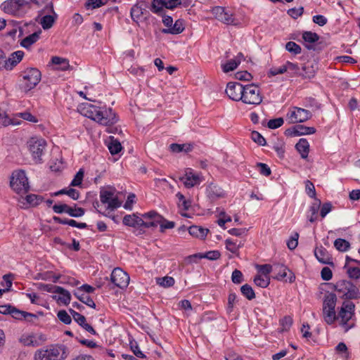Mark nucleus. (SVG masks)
<instances>
[{"mask_svg":"<svg viewBox=\"0 0 360 360\" xmlns=\"http://www.w3.org/2000/svg\"><path fill=\"white\" fill-rule=\"evenodd\" d=\"M79 110L82 115L105 126H111L118 121L116 114L111 108L102 111L101 108L86 103H82Z\"/></svg>","mask_w":360,"mask_h":360,"instance_id":"obj_1","label":"nucleus"},{"mask_svg":"<svg viewBox=\"0 0 360 360\" xmlns=\"http://www.w3.org/2000/svg\"><path fill=\"white\" fill-rule=\"evenodd\" d=\"M68 356L65 346L51 345L45 349L38 350L34 355L35 360H63Z\"/></svg>","mask_w":360,"mask_h":360,"instance_id":"obj_2","label":"nucleus"},{"mask_svg":"<svg viewBox=\"0 0 360 360\" xmlns=\"http://www.w3.org/2000/svg\"><path fill=\"white\" fill-rule=\"evenodd\" d=\"M49 0H7L1 4V10L12 15H18L22 8L29 4H32L37 7H41Z\"/></svg>","mask_w":360,"mask_h":360,"instance_id":"obj_3","label":"nucleus"},{"mask_svg":"<svg viewBox=\"0 0 360 360\" xmlns=\"http://www.w3.org/2000/svg\"><path fill=\"white\" fill-rule=\"evenodd\" d=\"M20 89L25 93L33 89L41 81V73L35 68H30L22 72Z\"/></svg>","mask_w":360,"mask_h":360,"instance_id":"obj_4","label":"nucleus"},{"mask_svg":"<svg viewBox=\"0 0 360 360\" xmlns=\"http://www.w3.org/2000/svg\"><path fill=\"white\" fill-rule=\"evenodd\" d=\"M333 288L342 294V297L347 300H356L360 298L359 288L349 281L340 280L333 285Z\"/></svg>","mask_w":360,"mask_h":360,"instance_id":"obj_5","label":"nucleus"},{"mask_svg":"<svg viewBox=\"0 0 360 360\" xmlns=\"http://www.w3.org/2000/svg\"><path fill=\"white\" fill-rule=\"evenodd\" d=\"M10 186L18 194H25L30 191L28 179L24 170H16L12 173Z\"/></svg>","mask_w":360,"mask_h":360,"instance_id":"obj_6","label":"nucleus"},{"mask_svg":"<svg viewBox=\"0 0 360 360\" xmlns=\"http://www.w3.org/2000/svg\"><path fill=\"white\" fill-rule=\"evenodd\" d=\"M355 305L352 302H344L337 315V319H340V325L347 332L354 326V323L349 324V321L354 315Z\"/></svg>","mask_w":360,"mask_h":360,"instance_id":"obj_7","label":"nucleus"},{"mask_svg":"<svg viewBox=\"0 0 360 360\" xmlns=\"http://www.w3.org/2000/svg\"><path fill=\"white\" fill-rule=\"evenodd\" d=\"M242 95L243 98L240 101L245 104L259 105L262 101V96L259 89L254 84L244 86V90Z\"/></svg>","mask_w":360,"mask_h":360,"instance_id":"obj_8","label":"nucleus"},{"mask_svg":"<svg viewBox=\"0 0 360 360\" xmlns=\"http://www.w3.org/2000/svg\"><path fill=\"white\" fill-rule=\"evenodd\" d=\"M115 189L101 188L100 191V200L101 202L107 205V210L114 211L120 207L122 202L118 199V197L115 194Z\"/></svg>","mask_w":360,"mask_h":360,"instance_id":"obj_9","label":"nucleus"},{"mask_svg":"<svg viewBox=\"0 0 360 360\" xmlns=\"http://www.w3.org/2000/svg\"><path fill=\"white\" fill-rule=\"evenodd\" d=\"M44 8L39 11V15L44 13H50L52 15L47 14L43 16L41 19L40 24L44 30H49L53 25L55 21L58 18V15L54 11L53 4L49 0L44 4Z\"/></svg>","mask_w":360,"mask_h":360,"instance_id":"obj_10","label":"nucleus"},{"mask_svg":"<svg viewBox=\"0 0 360 360\" xmlns=\"http://www.w3.org/2000/svg\"><path fill=\"white\" fill-rule=\"evenodd\" d=\"M29 150L37 163L41 162V156L46 146V142L43 139L32 138L27 142Z\"/></svg>","mask_w":360,"mask_h":360,"instance_id":"obj_11","label":"nucleus"},{"mask_svg":"<svg viewBox=\"0 0 360 360\" xmlns=\"http://www.w3.org/2000/svg\"><path fill=\"white\" fill-rule=\"evenodd\" d=\"M111 282L120 288H126L129 283V275L122 269L115 268L110 275Z\"/></svg>","mask_w":360,"mask_h":360,"instance_id":"obj_12","label":"nucleus"},{"mask_svg":"<svg viewBox=\"0 0 360 360\" xmlns=\"http://www.w3.org/2000/svg\"><path fill=\"white\" fill-rule=\"evenodd\" d=\"M212 13L216 19L226 25H236L233 14L221 6H216L212 8Z\"/></svg>","mask_w":360,"mask_h":360,"instance_id":"obj_13","label":"nucleus"},{"mask_svg":"<svg viewBox=\"0 0 360 360\" xmlns=\"http://www.w3.org/2000/svg\"><path fill=\"white\" fill-rule=\"evenodd\" d=\"M244 86L239 82H229L225 92L229 98L235 101H239L243 98Z\"/></svg>","mask_w":360,"mask_h":360,"instance_id":"obj_14","label":"nucleus"},{"mask_svg":"<svg viewBox=\"0 0 360 360\" xmlns=\"http://www.w3.org/2000/svg\"><path fill=\"white\" fill-rule=\"evenodd\" d=\"M287 271L289 272L288 281L292 283L295 280V274L290 271L285 266L280 264H274V273L275 274V276L274 277L275 279L281 281L284 278L287 277L288 274Z\"/></svg>","mask_w":360,"mask_h":360,"instance_id":"obj_15","label":"nucleus"},{"mask_svg":"<svg viewBox=\"0 0 360 360\" xmlns=\"http://www.w3.org/2000/svg\"><path fill=\"white\" fill-rule=\"evenodd\" d=\"M206 196L211 202L225 197L224 191L219 186L210 183L206 188Z\"/></svg>","mask_w":360,"mask_h":360,"instance_id":"obj_16","label":"nucleus"},{"mask_svg":"<svg viewBox=\"0 0 360 360\" xmlns=\"http://www.w3.org/2000/svg\"><path fill=\"white\" fill-rule=\"evenodd\" d=\"M221 256L219 251L212 250L208 251L205 253H197L192 255H189L186 258V261L188 263L197 262V259L206 258L209 260H217Z\"/></svg>","mask_w":360,"mask_h":360,"instance_id":"obj_17","label":"nucleus"},{"mask_svg":"<svg viewBox=\"0 0 360 360\" xmlns=\"http://www.w3.org/2000/svg\"><path fill=\"white\" fill-rule=\"evenodd\" d=\"M314 255L319 262L334 266L332 257L328 250L323 246L315 248Z\"/></svg>","mask_w":360,"mask_h":360,"instance_id":"obj_18","label":"nucleus"},{"mask_svg":"<svg viewBox=\"0 0 360 360\" xmlns=\"http://www.w3.org/2000/svg\"><path fill=\"white\" fill-rule=\"evenodd\" d=\"M180 181H181L186 187L191 188L195 185H198L200 183L201 180L200 179V176L196 174H193L191 172H186V174L179 178Z\"/></svg>","mask_w":360,"mask_h":360,"instance_id":"obj_19","label":"nucleus"},{"mask_svg":"<svg viewBox=\"0 0 360 360\" xmlns=\"http://www.w3.org/2000/svg\"><path fill=\"white\" fill-rule=\"evenodd\" d=\"M56 293L59 294L58 296L53 295V298L60 304H63L65 306L68 305L71 300V295L70 292L62 287L56 288Z\"/></svg>","mask_w":360,"mask_h":360,"instance_id":"obj_20","label":"nucleus"},{"mask_svg":"<svg viewBox=\"0 0 360 360\" xmlns=\"http://www.w3.org/2000/svg\"><path fill=\"white\" fill-rule=\"evenodd\" d=\"M11 316L17 320L25 319L30 322L32 321V319H37V315L27 311H21L13 306L11 312Z\"/></svg>","mask_w":360,"mask_h":360,"instance_id":"obj_21","label":"nucleus"},{"mask_svg":"<svg viewBox=\"0 0 360 360\" xmlns=\"http://www.w3.org/2000/svg\"><path fill=\"white\" fill-rule=\"evenodd\" d=\"M53 220L54 222L60 224H68L69 226L77 227L79 229H86L87 228V224L83 222H77L74 219H62L59 217L54 216L53 217Z\"/></svg>","mask_w":360,"mask_h":360,"instance_id":"obj_22","label":"nucleus"},{"mask_svg":"<svg viewBox=\"0 0 360 360\" xmlns=\"http://www.w3.org/2000/svg\"><path fill=\"white\" fill-rule=\"evenodd\" d=\"M295 148L300 154L302 158L306 159L308 157L309 143L306 139H300L296 143Z\"/></svg>","mask_w":360,"mask_h":360,"instance_id":"obj_23","label":"nucleus"},{"mask_svg":"<svg viewBox=\"0 0 360 360\" xmlns=\"http://www.w3.org/2000/svg\"><path fill=\"white\" fill-rule=\"evenodd\" d=\"M41 34V30H39L32 34L27 36L21 41L20 45L25 49H29L33 44L39 39Z\"/></svg>","mask_w":360,"mask_h":360,"instance_id":"obj_24","label":"nucleus"},{"mask_svg":"<svg viewBox=\"0 0 360 360\" xmlns=\"http://www.w3.org/2000/svg\"><path fill=\"white\" fill-rule=\"evenodd\" d=\"M184 29L183 20L179 19L176 20L174 24L172 23L171 27L162 29V32L164 34H178L181 33Z\"/></svg>","mask_w":360,"mask_h":360,"instance_id":"obj_25","label":"nucleus"},{"mask_svg":"<svg viewBox=\"0 0 360 360\" xmlns=\"http://www.w3.org/2000/svg\"><path fill=\"white\" fill-rule=\"evenodd\" d=\"M24 56V53L22 51H17L11 53V56L8 58L7 70H12L18 63H19Z\"/></svg>","mask_w":360,"mask_h":360,"instance_id":"obj_26","label":"nucleus"},{"mask_svg":"<svg viewBox=\"0 0 360 360\" xmlns=\"http://www.w3.org/2000/svg\"><path fill=\"white\" fill-rule=\"evenodd\" d=\"M209 231H210L207 229L195 225L191 226L188 228V232L191 236L200 239H204L207 236Z\"/></svg>","mask_w":360,"mask_h":360,"instance_id":"obj_27","label":"nucleus"},{"mask_svg":"<svg viewBox=\"0 0 360 360\" xmlns=\"http://www.w3.org/2000/svg\"><path fill=\"white\" fill-rule=\"evenodd\" d=\"M141 218L136 216L135 214H127L124 217L122 222L125 226L131 227H140Z\"/></svg>","mask_w":360,"mask_h":360,"instance_id":"obj_28","label":"nucleus"},{"mask_svg":"<svg viewBox=\"0 0 360 360\" xmlns=\"http://www.w3.org/2000/svg\"><path fill=\"white\" fill-rule=\"evenodd\" d=\"M74 295L87 306L94 309L96 308V304L94 300L89 295L82 292L81 290H75Z\"/></svg>","mask_w":360,"mask_h":360,"instance_id":"obj_29","label":"nucleus"},{"mask_svg":"<svg viewBox=\"0 0 360 360\" xmlns=\"http://www.w3.org/2000/svg\"><path fill=\"white\" fill-rule=\"evenodd\" d=\"M165 4V0H153L150 11L158 15H163L166 6Z\"/></svg>","mask_w":360,"mask_h":360,"instance_id":"obj_30","label":"nucleus"},{"mask_svg":"<svg viewBox=\"0 0 360 360\" xmlns=\"http://www.w3.org/2000/svg\"><path fill=\"white\" fill-rule=\"evenodd\" d=\"M337 302V296L335 294L330 292L326 295L323 308L333 309L335 308V304Z\"/></svg>","mask_w":360,"mask_h":360,"instance_id":"obj_31","label":"nucleus"},{"mask_svg":"<svg viewBox=\"0 0 360 360\" xmlns=\"http://www.w3.org/2000/svg\"><path fill=\"white\" fill-rule=\"evenodd\" d=\"M63 194H66L68 195L69 197H70L72 199L76 200L79 198V192L75 189V188H63V189H61L58 191H56L55 193H53V194H51L52 196H58L59 195H63Z\"/></svg>","mask_w":360,"mask_h":360,"instance_id":"obj_32","label":"nucleus"},{"mask_svg":"<svg viewBox=\"0 0 360 360\" xmlns=\"http://www.w3.org/2000/svg\"><path fill=\"white\" fill-rule=\"evenodd\" d=\"M297 120H292L293 123L296 122H304L311 117V113L310 111L301 108H297Z\"/></svg>","mask_w":360,"mask_h":360,"instance_id":"obj_33","label":"nucleus"},{"mask_svg":"<svg viewBox=\"0 0 360 360\" xmlns=\"http://www.w3.org/2000/svg\"><path fill=\"white\" fill-rule=\"evenodd\" d=\"M321 200L318 198H315V202L309 207L311 216L309 217V221L311 223L314 222L317 219V213L321 207Z\"/></svg>","mask_w":360,"mask_h":360,"instance_id":"obj_34","label":"nucleus"},{"mask_svg":"<svg viewBox=\"0 0 360 360\" xmlns=\"http://www.w3.org/2000/svg\"><path fill=\"white\" fill-rule=\"evenodd\" d=\"M143 8H142L141 6H140L139 4H136L132 6L130 11V15L132 20L134 22H137L139 19L142 16L143 14Z\"/></svg>","mask_w":360,"mask_h":360,"instance_id":"obj_35","label":"nucleus"},{"mask_svg":"<svg viewBox=\"0 0 360 360\" xmlns=\"http://www.w3.org/2000/svg\"><path fill=\"white\" fill-rule=\"evenodd\" d=\"M323 316L324 321L328 324H332L337 319V315L334 309H330L323 308Z\"/></svg>","mask_w":360,"mask_h":360,"instance_id":"obj_36","label":"nucleus"},{"mask_svg":"<svg viewBox=\"0 0 360 360\" xmlns=\"http://www.w3.org/2000/svg\"><path fill=\"white\" fill-rule=\"evenodd\" d=\"M51 63L54 65H60V68L61 70H66L70 68L69 60L59 56H53L51 58Z\"/></svg>","mask_w":360,"mask_h":360,"instance_id":"obj_37","label":"nucleus"},{"mask_svg":"<svg viewBox=\"0 0 360 360\" xmlns=\"http://www.w3.org/2000/svg\"><path fill=\"white\" fill-rule=\"evenodd\" d=\"M316 132V129L314 127H306L302 124L296 125V135L302 136V135H307V134H313Z\"/></svg>","mask_w":360,"mask_h":360,"instance_id":"obj_38","label":"nucleus"},{"mask_svg":"<svg viewBox=\"0 0 360 360\" xmlns=\"http://www.w3.org/2000/svg\"><path fill=\"white\" fill-rule=\"evenodd\" d=\"M122 147L119 141L110 137V141L108 144V149L112 155H116L120 153Z\"/></svg>","mask_w":360,"mask_h":360,"instance_id":"obj_39","label":"nucleus"},{"mask_svg":"<svg viewBox=\"0 0 360 360\" xmlns=\"http://www.w3.org/2000/svg\"><path fill=\"white\" fill-rule=\"evenodd\" d=\"M335 248L340 252H346L350 248V243L342 238H338L334 241Z\"/></svg>","mask_w":360,"mask_h":360,"instance_id":"obj_40","label":"nucleus"},{"mask_svg":"<svg viewBox=\"0 0 360 360\" xmlns=\"http://www.w3.org/2000/svg\"><path fill=\"white\" fill-rule=\"evenodd\" d=\"M319 36L310 31H305L302 33V39L306 43L313 44L319 41Z\"/></svg>","mask_w":360,"mask_h":360,"instance_id":"obj_41","label":"nucleus"},{"mask_svg":"<svg viewBox=\"0 0 360 360\" xmlns=\"http://www.w3.org/2000/svg\"><path fill=\"white\" fill-rule=\"evenodd\" d=\"M240 291L242 295L249 300H252L255 297V293L252 288L248 284L242 285Z\"/></svg>","mask_w":360,"mask_h":360,"instance_id":"obj_42","label":"nucleus"},{"mask_svg":"<svg viewBox=\"0 0 360 360\" xmlns=\"http://www.w3.org/2000/svg\"><path fill=\"white\" fill-rule=\"evenodd\" d=\"M285 49L293 55H297L301 53V46L294 41H288L285 44Z\"/></svg>","mask_w":360,"mask_h":360,"instance_id":"obj_43","label":"nucleus"},{"mask_svg":"<svg viewBox=\"0 0 360 360\" xmlns=\"http://www.w3.org/2000/svg\"><path fill=\"white\" fill-rule=\"evenodd\" d=\"M238 65V61H236L234 59H231L228 60L226 63L223 64L221 65V68L223 72L227 73L236 69Z\"/></svg>","mask_w":360,"mask_h":360,"instance_id":"obj_44","label":"nucleus"},{"mask_svg":"<svg viewBox=\"0 0 360 360\" xmlns=\"http://www.w3.org/2000/svg\"><path fill=\"white\" fill-rule=\"evenodd\" d=\"M68 214L72 217H80L85 213V210L82 207H77L76 204L75 207H70Z\"/></svg>","mask_w":360,"mask_h":360,"instance_id":"obj_45","label":"nucleus"},{"mask_svg":"<svg viewBox=\"0 0 360 360\" xmlns=\"http://www.w3.org/2000/svg\"><path fill=\"white\" fill-rule=\"evenodd\" d=\"M43 200L44 198L42 196L35 194H30L26 196L27 202L32 206H37L39 205Z\"/></svg>","mask_w":360,"mask_h":360,"instance_id":"obj_46","label":"nucleus"},{"mask_svg":"<svg viewBox=\"0 0 360 360\" xmlns=\"http://www.w3.org/2000/svg\"><path fill=\"white\" fill-rule=\"evenodd\" d=\"M1 285L5 287V288L1 289L2 290H5V292H9L12 287V274H8L4 275Z\"/></svg>","mask_w":360,"mask_h":360,"instance_id":"obj_47","label":"nucleus"},{"mask_svg":"<svg viewBox=\"0 0 360 360\" xmlns=\"http://www.w3.org/2000/svg\"><path fill=\"white\" fill-rule=\"evenodd\" d=\"M254 283L256 285L264 288L269 285L270 280L269 277L263 278L261 275H257L254 278Z\"/></svg>","mask_w":360,"mask_h":360,"instance_id":"obj_48","label":"nucleus"},{"mask_svg":"<svg viewBox=\"0 0 360 360\" xmlns=\"http://www.w3.org/2000/svg\"><path fill=\"white\" fill-rule=\"evenodd\" d=\"M157 283L161 286L169 288L174 285V279L170 276H165L162 278H158Z\"/></svg>","mask_w":360,"mask_h":360,"instance_id":"obj_49","label":"nucleus"},{"mask_svg":"<svg viewBox=\"0 0 360 360\" xmlns=\"http://www.w3.org/2000/svg\"><path fill=\"white\" fill-rule=\"evenodd\" d=\"M69 311L72 315L73 319L80 326H82L86 322V318L84 316L81 314L75 311V310L70 309Z\"/></svg>","mask_w":360,"mask_h":360,"instance_id":"obj_50","label":"nucleus"},{"mask_svg":"<svg viewBox=\"0 0 360 360\" xmlns=\"http://www.w3.org/2000/svg\"><path fill=\"white\" fill-rule=\"evenodd\" d=\"M20 342L25 346H37V341L34 339V335L22 336Z\"/></svg>","mask_w":360,"mask_h":360,"instance_id":"obj_51","label":"nucleus"},{"mask_svg":"<svg viewBox=\"0 0 360 360\" xmlns=\"http://www.w3.org/2000/svg\"><path fill=\"white\" fill-rule=\"evenodd\" d=\"M143 217L153 221L155 220L156 222H161V220H162V216L154 210L143 214Z\"/></svg>","mask_w":360,"mask_h":360,"instance_id":"obj_52","label":"nucleus"},{"mask_svg":"<svg viewBox=\"0 0 360 360\" xmlns=\"http://www.w3.org/2000/svg\"><path fill=\"white\" fill-rule=\"evenodd\" d=\"M185 146H186L184 144L172 143L169 146V148L174 153H180L183 150L185 152H189L191 150V147L190 146L186 147V148H184Z\"/></svg>","mask_w":360,"mask_h":360,"instance_id":"obj_53","label":"nucleus"},{"mask_svg":"<svg viewBox=\"0 0 360 360\" xmlns=\"http://www.w3.org/2000/svg\"><path fill=\"white\" fill-rule=\"evenodd\" d=\"M251 139L259 146H265L266 143L265 139L256 131H253L251 133Z\"/></svg>","mask_w":360,"mask_h":360,"instance_id":"obj_54","label":"nucleus"},{"mask_svg":"<svg viewBox=\"0 0 360 360\" xmlns=\"http://www.w3.org/2000/svg\"><path fill=\"white\" fill-rule=\"evenodd\" d=\"M303 73H300V76L302 77L304 79H311L314 77L315 72L313 69V67H309L307 65H304L302 67Z\"/></svg>","mask_w":360,"mask_h":360,"instance_id":"obj_55","label":"nucleus"},{"mask_svg":"<svg viewBox=\"0 0 360 360\" xmlns=\"http://www.w3.org/2000/svg\"><path fill=\"white\" fill-rule=\"evenodd\" d=\"M103 6V0H87L85 3V7L86 9H96Z\"/></svg>","mask_w":360,"mask_h":360,"instance_id":"obj_56","label":"nucleus"},{"mask_svg":"<svg viewBox=\"0 0 360 360\" xmlns=\"http://www.w3.org/2000/svg\"><path fill=\"white\" fill-rule=\"evenodd\" d=\"M58 319L65 324H70L72 322L71 316L65 310H60L57 314Z\"/></svg>","mask_w":360,"mask_h":360,"instance_id":"obj_57","label":"nucleus"},{"mask_svg":"<svg viewBox=\"0 0 360 360\" xmlns=\"http://www.w3.org/2000/svg\"><path fill=\"white\" fill-rule=\"evenodd\" d=\"M84 177V171L82 169H80L75 176V178L72 181L70 186H78L82 184V179Z\"/></svg>","mask_w":360,"mask_h":360,"instance_id":"obj_58","label":"nucleus"},{"mask_svg":"<svg viewBox=\"0 0 360 360\" xmlns=\"http://www.w3.org/2000/svg\"><path fill=\"white\" fill-rule=\"evenodd\" d=\"M130 348L136 356L139 358H146V355L139 349V345L136 341H130Z\"/></svg>","mask_w":360,"mask_h":360,"instance_id":"obj_59","label":"nucleus"},{"mask_svg":"<svg viewBox=\"0 0 360 360\" xmlns=\"http://www.w3.org/2000/svg\"><path fill=\"white\" fill-rule=\"evenodd\" d=\"M70 206L68 205L65 203H61L59 205H54L52 207L53 211L56 214H63V213H68V209Z\"/></svg>","mask_w":360,"mask_h":360,"instance_id":"obj_60","label":"nucleus"},{"mask_svg":"<svg viewBox=\"0 0 360 360\" xmlns=\"http://www.w3.org/2000/svg\"><path fill=\"white\" fill-rule=\"evenodd\" d=\"M284 120L282 117L270 120L267 123V127L269 129H277L283 125Z\"/></svg>","mask_w":360,"mask_h":360,"instance_id":"obj_61","label":"nucleus"},{"mask_svg":"<svg viewBox=\"0 0 360 360\" xmlns=\"http://www.w3.org/2000/svg\"><path fill=\"white\" fill-rule=\"evenodd\" d=\"M298 238H299V234L298 233L295 232L292 236L288 240L287 242V246L288 248L292 250H295L297 245H298Z\"/></svg>","mask_w":360,"mask_h":360,"instance_id":"obj_62","label":"nucleus"},{"mask_svg":"<svg viewBox=\"0 0 360 360\" xmlns=\"http://www.w3.org/2000/svg\"><path fill=\"white\" fill-rule=\"evenodd\" d=\"M231 281L233 283L236 284L241 283L243 281V275L242 272L240 270L235 269L232 272Z\"/></svg>","mask_w":360,"mask_h":360,"instance_id":"obj_63","label":"nucleus"},{"mask_svg":"<svg viewBox=\"0 0 360 360\" xmlns=\"http://www.w3.org/2000/svg\"><path fill=\"white\" fill-rule=\"evenodd\" d=\"M347 274L350 278L358 279L360 278V269L359 267H348Z\"/></svg>","mask_w":360,"mask_h":360,"instance_id":"obj_64","label":"nucleus"}]
</instances>
